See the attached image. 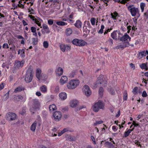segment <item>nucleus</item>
<instances>
[{"label": "nucleus", "instance_id": "obj_1", "mask_svg": "<svg viewBox=\"0 0 148 148\" xmlns=\"http://www.w3.org/2000/svg\"><path fill=\"white\" fill-rule=\"evenodd\" d=\"M32 104L29 109V110L32 114H34L38 110H40V103L39 100L36 99L32 100Z\"/></svg>", "mask_w": 148, "mask_h": 148}, {"label": "nucleus", "instance_id": "obj_2", "mask_svg": "<svg viewBox=\"0 0 148 148\" xmlns=\"http://www.w3.org/2000/svg\"><path fill=\"white\" fill-rule=\"evenodd\" d=\"M80 81L78 79H72L68 82L67 87L70 89H74L79 86Z\"/></svg>", "mask_w": 148, "mask_h": 148}, {"label": "nucleus", "instance_id": "obj_3", "mask_svg": "<svg viewBox=\"0 0 148 148\" xmlns=\"http://www.w3.org/2000/svg\"><path fill=\"white\" fill-rule=\"evenodd\" d=\"M32 72V68L31 67L29 68L27 70L25 78V80L26 82L29 83L32 81L33 78Z\"/></svg>", "mask_w": 148, "mask_h": 148}, {"label": "nucleus", "instance_id": "obj_4", "mask_svg": "<svg viewBox=\"0 0 148 148\" xmlns=\"http://www.w3.org/2000/svg\"><path fill=\"white\" fill-rule=\"evenodd\" d=\"M104 104L101 101L95 103L92 107V110L95 112H98L100 109H103Z\"/></svg>", "mask_w": 148, "mask_h": 148}, {"label": "nucleus", "instance_id": "obj_5", "mask_svg": "<svg viewBox=\"0 0 148 148\" xmlns=\"http://www.w3.org/2000/svg\"><path fill=\"white\" fill-rule=\"evenodd\" d=\"M127 9L129 11L132 16H135L139 13V10L138 8H135L134 5H128Z\"/></svg>", "mask_w": 148, "mask_h": 148}, {"label": "nucleus", "instance_id": "obj_6", "mask_svg": "<svg viewBox=\"0 0 148 148\" xmlns=\"http://www.w3.org/2000/svg\"><path fill=\"white\" fill-rule=\"evenodd\" d=\"M107 84V81L104 78L102 75H100L98 77L97 80L96 82L95 86L97 87L99 84H102L103 86H106Z\"/></svg>", "mask_w": 148, "mask_h": 148}, {"label": "nucleus", "instance_id": "obj_7", "mask_svg": "<svg viewBox=\"0 0 148 148\" xmlns=\"http://www.w3.org/2000/svg\"><path fill=\"white\" fill-rule=\"evenodd\" d=\"M16 114L13 112H8L6 114L5 118L8 121H12L15 120L16 119Z\"/></svg>", "mask_w": 148, "mask_h": 148}, {"label": "nucleus", "instance_id": "obj_8", "mask_svg": "<svg viewBox=\"0 0 148 148\" xmlns=\"http://www.w3.org/2000/svg\"><path fill=\"white\" fill-rule=\"evenodd\" d=\"M72 42L75 45L81 47L84 46L87 44L86 42L82 40H78L77 39H73Z\"/></svg>", "mask_w": 148, "mask_h": 148}, {"label": "nucleus", "instance_id": "obj_9", "mask_svg": "<svg viewBox=\"0 0 148 148\" xmlns=\"http://www.w3.org/2000/svg\"><path fill=\"white\" fill-rule=\"evenodd\" d=\"M83 92L87 97L89 96L91 94V90L88 86L85 85L83 88Z\"/></svg>", "mask_w": 148, "mask_h": 148}, {"label": "nucleus", "instance_id": "obj_10", "mask_svg": "<svg viewBox=\"0 0 148 148\" xmlns=\"http://www.w3.org/2000/svg\"><path fill=\"white\" fill-rule=\"evenodd\" d=\"M62 116V113L60 111H56L53 114L54 120L57 121H59L61 119Z\"/></svg>", "mask_w": 148, "mask_h": 148}, {"label": "nucleus", "instance_id": "obj_11", "mask_svg": "<svg viewBox=\"0 0 148 148\" xmlns=\"http://www.w3.org/2000/svg\"><path fill=\"white\" fill-rule=\"evenodd\" d=\"M130 45V43L128 42H123L120 43V45L115 47V48L116 49H123L126 47H128Z\"/></svg>", "mask_w": 148, "mask_h": 148}, {"label": "nucleus", "instance_id": "obj_12", "mask_svg": "<svg viewBox=\"0 0 148 148\" xmlns=\"http://www.w3.org/2000/svg\"><path fill=\"white\" fill-rule=\"evenodd\" d=\"M60 47L61 50L63 52L70 51L71 49V47L67 45L62 44L60 46Z\"/></svg>", "mask_w": 148, "mask_h": 148}, {"label": "nucleus", "instance_id": "obj_13", "mask_svg": "<svg viewBox=\"0 0 148 148\" xmlns=\"http://www.w3.org/2000/svg\"><path fill=\"white\" fill-rule=\"evenodd\" d=\"M127 39H129V41H130L131 38L127 34V33H125L124 35L120 38V40L123 42L127 40Z\"/></svg>", "mask_w": 148, "mask_h": 148}, {"label": "nucleus", "instance_id": "obj_14", "mask_svg": "<svg viewBox=\"0 0 148 148\" xmlns=\"http://www.w3.org/2000/svg\"><path fill=\"white\" fill-rule=\"evenodd\" d=\"M24 61H17L15 62L14 66L15 67L17 68H19L20 67H22L23 65Z\"/></svg>", "mask_w": 148, "mask_h": 148}, {"label": "nucleus", "instance_id": "obj_15", "mask_svg": "<svg viewBox=\"0 0 148 148\" xmlns=\"http://www.w3.org/2000/svg\"><path fill=\"white\" fill-rule=\"evenodd\" d=\"M117 34L120 35V32L119 31L116 30L111 33V36L113 39L116 40L117 39Z\"/></svg>", "mask_w": 148, "mask_h": 148}, {"label": "nucleus", "instance_id": "obj_16", "mask_svg": "<svg viewBox=\"0 0 148 148\" xmlns=\"http://www.w3.org/2000/svg\"><path fill=\"white\" fill-rule=\"evenodd\" d=\"M56 73L58 76L61 75L63 73V70L62 68L60 67H58L56 70Z\"/></svg>", "mask_w": 148, "mask_h": 148}, {"label": "nucleus", "instance_id": "obj_17", "mask_svg": "<svg viewBox=\"0 0 148 148\" xmlns=\"http://www.w3.org/2000/svg\"><path fill=\"white\" fill-rule=\"evenodd\" d=\"M68 81V78L66 76H63L62 77L60 80V83L62 85L67 82Z\"/></svg>", "mask_w": 148, "mask_h": 148}, {"label": "nucleus", "instance_id": "obj_18", "mask_svg": "<svg viewBox=\"0 0 148 148\" xmlns=\"http://www.w3.org/2000/svg\"><path fill=\"white\" fill-rule=\"evenodd\" d=\"M79 103L78 101L76 100H73L71 101L70 102V106L73 108H74Z\"/></svg>", "mask_w": 148, "mask_h": 148}, {"label": "nucleus", "instance_id": "obj_19", "mask_svg": "<svg viewBox=\"0 0 148 148\" xmlns=\"http://www.w3.org/2000/svg\"><path fill=\"white\" fill-rule=\"evenodd\" d=\"M82 23L80 20H77L74 24V25L77 28L79 29L82 27Z\"/></svg>", "mask_w": 148, "mask_h": 148}, {"label": "nucleus", "instance_id": "obj_20", "mask_svg": "<svg viewBox=\"0 0 148 148\" xmlns=\"http://www.w3.org/2000/svg\"><path fill=\"white\" fill-rule=\"evenodd\" d=\"M88 27V28L89 29H90L91 28V26L90 25V23L88 21H85L84 22V26L83 27V28L84 29L85 27H86L85 29H87V27Z\"/></svg>", "mask_w": 148, "mask_h": 148}, {"label": "nucleus", "instance_id": "obj_21", "mask_svg": "<svg viewBox=\"0 0 148 148\" xmlns=\"http://www.w3.org/2000/svg\"><path fill=\"white\" fill-rule=\"evenodd\" d=\"M59 96L60 98L63 100H65L67 98L66 94L65 92L60 93L59 94Z\"/></svg>", "mask_w": 148, "mask_h": 148}, {"label": "nucleus", "instance_id": "obj_22", "mask_svg": "<svg viewBox=\"0 0 148 148\" xmlns=\"http://www.w3.org/2000/svg\"><path fill=\"white\" fill-rule=\"evenodd\" d=\"M41 72V70L40 69H37L36 70V77L39 80H40Z\"/></svg>", "mask_w": 148, "mask_h": 148}, {"label": "nucleus", "instance_id": "obj_23", "mask_svg": "<svg viewBox=\"0 0 148 148\" xmlns=\"http://www.w3.org/2000/svg\"><path fill=\"white\" fill-rule=\"evenodd\" d=\"M25 51L24 49H22L21 50L19 49L18 51V54H20V56L21 57L24 58L25 56Z\"/></svg>", "mask_w": 148, "mask_h": 148}, {"label": "nucleus", "instance_id": "obj_24", "mask_svg": "<svg viewBox=\"0 0 148 148\" xmlns=\"http://www.w3.org/2000/svg\"><path fill=\"white\" fill-rule=\"evenodd\" d=\"M65 137L66 138V140L70 141H75L76 139L75 138H73L70 135H66Z\"/></svg>", "mask_w": 148, "mask_h": 148}, {"label": "nucleus", "instance_id": "obj_25", "mask_svg": "<svg viewBox=\"0 0 148 148\" xmlns=\"http://www.w3.org/2000/svg\"><path fill=\"white\" fill-rule=\"evenodd\" d=\"M24 90V88L22 86H21L16 88L14 90V92L16 93Z\"/></svg>", "mask_w": 148, "mask_h": 148}, {"label": "nucleus", "instance_id": "obj_26", "mask_svg": "<svg viewBox=\"0 0 148 148\" xmlns=\"http://www.w3.org/2000/svg\"><path fill=\"white\" fill-rule=\"evenodd\" d=\"M49 110L50 112H53V111L56 109V105L54 104L50 105L49 106Z\"/></svg>", "mask_w": 148, "mask_h": 148}, {"label": "nucleus", "instance_id": "obj_27", "mask_svg": "<svg viewBox=\"0 0 148 148\" xmlns=\"http://www.w3.org/2000/svg\"><path fill=\"white\" fill-rule=\"evenodd\" d=\"M40 90L41 91L44 93L46 92L47 91V88L46 86L44 85L40 87Z\"/></svg>", "mask_w": 148, "mask_h": 148}, {"label": "nucleus", "instance_id": "obj_28", "mask_svg": "<svg viewBox=\"0 0 148 148\" xmlns=\"http://www.w3.org/2000/svg\"><path fill=\"white\" fill-rule=\"evenodd\" d=\"M134 129V128H133L132 129H129L127 131L125 132L124 134V137H126L127 136H129L131 132Z\"/></svg>", "mask_w": 148, "mask_h": 148}, {"label": "nucleus", "instance_id": "obj_29", "mask_svg": "<svg viewBox=\"0 0 148 148\" xmlns=\"http://www.w3.org/2000/svg\"><path fill=\"white\" fill-rule=\"evenodd\" d=\"M23 97L21 95L16 96L14 97V100L15 101H19L20 100H22Z\"/></svg>", "mask_w": 148, "mask_h": 148}, {"label": "nucleus", "instance_id": "obj_30", "mask_svg": "<svg viewBox=\"0 0 148 148\" xmlns=\"http://www.w3.org/2000/svg\"><path fill=\"white\" fill-rule=\"evenodd\" d=\"M140 68L142 69H145L146 71L148 70V67L147 64L143 63L140 65Z\"/></svg>", "mask_w": 148, "mask_h": 148}, {"label": "nucleus", "instance_id": "obj_31", "mask_svg": "<svg viewBox=\"0 0 148 148\" xmlns=\"http://www.w3.org/2000/svg\"><path fill=\"white\" fill-rule=\"evenodd\" d=\"M37 124V121H35L31 125L30 127V129L32 131L34 132L35 131L36 129V126Z\"/></svg>", "mask_w": 148, "mask_h": 148}, {"label": "nucleus", "instance_id": "obj_32", "mask_svg": "<svg viewBox=\"0 0 148 148\" xmlns=\"http://www.w3.org/2000/svg\"><path fill=\"white\" fill-rule=\"evenodd\" d=\"M72 32V29L70 28H68L66 30V34L67 36H70L71 35Z\"/></svg>", "mask_w": 148, "mask_h": 148}, {"label": "nucleus", "instance_id": "obj_33", "mask_svg": "<svg viewBox=\"0 0 148 148\" xmlns=\"http://www.w3.org/2000/svg\"><path fill=\"white\" fill-rule=\"evenodd\" d=\"M47 78V76L45 74L42 73L41 75L40 80H45Z\"/></svg>", "mask_w": 148, "mask_h": 148}, {"label": "nucleus", "instance_id": "obj_34", "mask_svg": "<svg viewBox=\"0 0 148 148\" xmlns=\"http://www.w3.org/2000/svg\"><path fill=\"white\" fill-rule=\"evenodd\" d=\"M43 29L46 33H49L50 32V31L47 25H43Z\"/></svg>", "mask_w": 148, "mask_h": 148}, {"label": "nucleus", "instance_id": "obj_35", "mask_svg": "<svg viewBox=\"0 0 148 148\" xmlns=\"http://www.w3.org/2000/svg\"><path fill=\"white\" fill-rule=\"evenodd\" d=\"M56 24L58 25L64 26L67 25V23L63 21H58L56 22Z\"/></svg>", "mask_w": 148, "mask_h": 148}, {"label": "nucleus", "instance_id": "obj_36", "mask_svg": "<svg viewBox=\"0 0 148 148\" xmlns=\"http://www.w3.org/2000/svg\"><path fill=\"white\" fill-rule=\"evenodd\" d=\"M111 15L112 16V18H113L114 19H116V17L118 15V14L116 12H115L113 13H111Z\"/></svg>", "mask_w": 148, "mask_h": 148}, {"label": "nucleus", "instance_id": "obj_37", "mask_svg": "<svg viewBox=\"0 0 148 148\" xmlns=\"http://www.w3.org/2000/svg\"><path fill=\"white\" fill-rule=\"evenodd\" d=\"M32 44L34 45H36L38 43V40L37 38H32Z\"/></svg>", "mask_w": 148, "mask_h": 148}, {"label": "nucleus", "instance_id": "obj_38", "mask_svg": "<svg viewBox=\"0 0 148 148\" xmlns=\"http://www.w3.org/2000/svg\"><path fill=\"white\" fill-rule=\"evenodd\" d=\"M145 4L144 3H140V7L141 10V12H143L144 10V7L145 6Z\"/></svg>", "mask_w": 148, "mask_h": 148}, {"label": "nucleus", "instance_id": "obj_39", "mask_svg": "<svg viewBox=\"0 0 148 148\" xmlns=\"http://www.w3.org/2000/svg\"><path fill=\"white\" fill-rule=\"evenodd\" d=\"M103 122V121L102 120H100V121H96L95 122V123H94L93 125L94 126H95L97 125H98L102 124Z\"/></svg>", "mask_w": 148, "mask_h": 148}, {"label": "nucleus", "instance_id": "obj_40", "mask_svg": "<svg viewBox=\"0 0 148 148\" xmlns=\"http://www.w3.org/2000/svg\"><path fill=\"white\" fill-rule=\"evenodd\" d=\"M139 56H141V58H142L143 57L145 56L146 55V52L145 51H143L140 52L139 53Z\"/></svg>", "mask_w": 148, "mask_h": 148}, {"label": "nucleus", "instance_id": "obj_41", "mask_svg": "<svg viewBox=\"0 0 148 148\" xmlns=\"http://www.w3.org/2000/svg\"><path fill=\"white\" fill-rule=\"evenodd\" d=\"M103 89L102 87H100L99 90V94L101 96H102L103 95Z\"/></svg>", "mask_w": 148, "mask_h": 148}, {"label": "nucleus", "instance_id": "obj_42", "mask_svg": "<svg viewBox=\"0 0 148 148\" xmlns=\"http://www.w3.org/2000/svg\"><path fill=\"white\" fill-rule=\"evenodd\" d=\"M76 72L75 71H73L71 72L69 75V77L71 78H73L76 75Z\"/></svg>", "mask_w": 148, "mask_h": 148}, {"label": "nucleus", "instance_id": "obj_43", "mask_svg": "<svg viewBox=\"0 0 148 148\" xmlns=\"http://www.w3.org/2000/svg\"><path fill=\"white\" fill-rule=\"evenodd\" d=\"M127 92L125 91L123 93V99L124 100H126L127 99Z\"/></svg>", "mask_w": 148, "mask_h": 148}, {"label": "nucleus", "instance_id": "obj_44", "mask_svg": "<svg viewBox=\"0 0 148 148\" xmlns=\"http://www.w3.org/2000/svg\"><path fill=\"white\" fill-rule=\"evenodd\" d=\"M138 89V88L137 87H135L133 90L132 92L134 94L136 95L137 93Z\"/></svg>", "mask_w": 148, "mask_h": 148}, {"label": "nucleus", "instance_id": "obj_45", "mask_svg": "<svg viewBox=\"0 0 148 148\" xmlns=\"http://www.w3.org/2000/svg\"><path fill=\"white\" fill-rule=\"evenodd\" d=\"M104 28V26L102 25L101 26V29L99 31L98 33H99L102 34L103 32V29Z\"/></svg>", "mask_w": 148, "mask_h": 148}, {"label": "nucleus", "instance_id": "obj_46", "mask_svg": "<svg viewBox=\"0 0 148 148\" xmlns=\"http://www.w3.org/2000/svg\"><path fill=\"white\" fill-rule=\"evenodd\" d=\"M43 45L45 48H47L49 45L47 41H45L43 43Z\"/></svg>", "mask_w": 148, "mask_h": 148}, {"label": "nucleus", "instance_id": "obj_47", "mask_svg": "<svg viewBox=\"0 0 148 148\" xmlns=\"http://www.w3.org/2000/svg\"><path fill=\"white\" fill-rule=\"evenodd\" d=\"M95 18H92L90 19V22L92 25H94L95 24Z\"/></svg>", "mask_w": 148, "mask_h": 148}, {"label": "nucleus", "instance_id": "obj_48", "mask_svg": "<svg viewBox=\"0 0 148 148\" xmlns=\"http://www.w3.org/2000/svg\"><path fill=\"white\" fill-rule=\"evenodd\" d=\"M31 29L32 32H35L36 31V28L34 27H32L31 28Z\"/></svg>", "mask_w": 148, "mask_h": 148}, {"label": "nucleus", "instance_id": "obj_49", "mask_svg": "<svg viewBox=\"0 0 148 148\" xmlns=\"http://www.w3.org/2000/svg\"><path fill=\"white\" fill-rule=\"evenodd\" d=\"M105 144L106 145H108L110 146H112L113 147H114V146L112 145V143H110L109 142H106L105 143Z\"/></svg>", "mask_w": 148, "mask_h": 148}, {"label": "nucleus", "instance_id": "obj_50", "mask_svg": "<svg viewBox=\"0 0 148 148\" xmlns=\"http://www.w3.org/2000/svg\"><path fill=\"white\" fill-rule=\"evenodd\" d=\"M48 23L49 25H52L53 23V20L50 19L48 21Z\"/></svg>", "mask_w": 148, "mask_h": 148}, {"label": "nucleus", "instance_id": "obj_51", "mask_svg": "<svg viewBox=\"0 0 148 148\" xmlns=\"http://www.w3.org/2000/svg\"><path fill=\"white\" fill-rule=\"evenodd\" d=\"M108 42L109 43V44L111 45H112L113 43V40L110 38L108 39Z\"/></svg>", "mask_w": 148, "mask_h": 148}, {"label": "nucleus", "instance_id": "obj_52", "mask_svg": "<svg viewBox=\"0 0 148 148\" xmlns=\"http://www.w3.org/2000/svg\"><path fill=\"white\" fill-rule=\"evenodd\" d=\"M28 16L30 17V18L32 19L33 21H36V18H35V17L34 16L29 15Z\"/></svg>", "mask_w": 148, "mask_h": 148}, {"label": "nucleus", "instance_id": "obj_53", "mask_svg": "<svg viewBox=\"0 0 148 148\" xmlns=\"http://www.w3.org/2000/svg\"><path fill=\"white\" fill-rule=\"evenodd\" d=\"M86 108V106L84 105H82L81 106H80L78 108V110H80L81 109L85 108Z\"/></svg>", "mask_w": 148, "mask_h": 148}, {"label": "nucleus", "instance_id": "obj_54", "mask_svg": "<svg viewBox=\"0 0 148 148\" xmlns=\"http://www.w3.org/2000/svg\"><path fill=\"white\" fill-rule=\"evenodd\" d=\"M110 93L112 95H114L115 94V92L114 90L112 89H110L109 91Z\"/></svg>", "mask_w": 148, "mask_h": 148}, {"label": "nucleus", "instance_id": "obj_55", "mask_svg": "<svg viewBox=\"0 0 148 148\" xmlns=\"http://www.w3.org/2000/svg\"><path fill=\"white\" fill-rule=\"evenodd\" d=\"M132 124L134 125V127L133 128H134L135 127H136L139 126V124L138 123H136L135 122V121H133Z\"/></svg>", "mask_w": 148, "mask_h": 148}, {"label": "nucleus", "instance_id": "obj_56", "mask_svg": "<svg viewBox=\"0 0 148 148\" xmlns=\"http://www.w3.org/2000/svg\"><path fill=\"white\" fill-rule=\"evenodd\" d=\"M147 96V94L146 93V92L145 91H144L143 92L142 96L143 97H145Z\"/></svg>", "mask_w": 148, "mask_h": 148}, {"label": "nucleus", "instance_id": "obj_57", "mask_svg": "<svg viewBox=\"0 0 148 148\" xmlns=\"http://www.w3.org/2000/svg\"><path fill=\"white\" fill-rule=\"evenodd\" d=\"M3 48H8L9 47L8 46V45L7 43H4L3 45Z\"/></svg>", "mask_w": 148, "mask_h": 148}, {"label": "nucleus", "instance_id": "obj_58", "mask_svg": "<svg viewBox=\"0 0 148 148\" xmlns=\"http://www.w3.org/2000/svg\"><path fill=\"white\" fill-rule=\"evenodd\" d=\"M34 22L36 23L39 26H40L41 25V24L40 22L38 21V20L36 19V21H34Z\"/></svg>", "mask_w": 148, "mask_h": 148}, {"label": "nucleus", "instance_id": "obj_59", "mask_svg": "<svg viewBox=\"0 0 148 148\" xmlns=\"http://www.w3.org/2000/svg\"><path fill=\"white\" fill-rule=\"evenodd\" d=\"M134 142L137 145H138L139 146H140V147L141 146V145H140V144H139L140 143L139 142L138 140H135Z\"/></svg>", "mask_w": 148, "mask_h": 148}, {"label": "nucleus", "instance_id": "obj_60", "mask_svg": "<svg viewBox=\"0 0 148 148\" xmlns=\"http://www.w3.org/2000/svg\"><path fill=\"white\" fill-rule=\"evenodd\" d=\"M69 128H66L64 129L62 131V132L64 133L65 132L68 131L69 130Z\"/></svg>", "mask_w": 148, "mask_h": 148}, {"label": "nucleus", "instance_id": "obj_61", "mask_svg": "<svg viewBox=\"0 0 148 148\" xmlns=\"http://www.w3.org/2000/svg\"><path fill=\"white\" fill-rule=\"evenodd\" d=\"M130 66L131 67V68L133 69L134 70L135 69V66L134 64L132 63H131L130 64Z\"/></svg>", "mask_w": 148, "mask_h": 148}, {"label": "nucleus", "instance_id": "obj_62", "mask_svg": "<svg viewBox=\"0 0 148 148\" xmlns=\"http://www.w3.org/2000/svg\"><path fill=\"white\" fill-rule=\"evenodd\" d=\"M112 129L114 132H116L117 130V128L115 126H113L112 127Z\"/></svg>", "mask_w": 148, "mask_h": 148}, {"label": "nucleus", "instance_id": "obj_63", "mask_svg": "<svg viewBox=\"0 0 148 148\" xmlns=\"http://www.w3.org/2000/svg\"><path fill=\"white\" fill-rule=\"evenodd\" d=\"M91 138L92 139V140L93 141V142L94 143V144H96V142L95 141V139L94 137L93 136H91Z\"/></svg>", "mask_w": 148, "mask_h": 148}, {"label": "nucleus", "instance_id": "obj_64", "mask_svg": "<svg viewBox=\"0 0 148 148\" xmlns=\"http://www.w3.org/2000/svg\"><path fill=\"white\" fill-rule=\"evenodd\" d=\"M36 95L38 96H41V94L40 92L37 91L36 93Z\"/></svg>", "mask_w": 148, "mask_h": 148}]
</instances>
